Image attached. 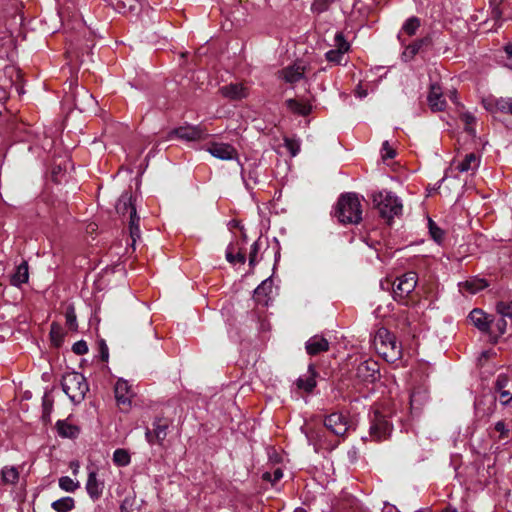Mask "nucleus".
I'll return each instance as SVG.
<instances>
[{
	"label": "nucleus",
	"instance_id": "obj_1",
	"mask_svg": "<svg viewBox=\"0 0 512 512\" xmlns=\"http://www.w3.org/2000/svg\"><path fill=\"white\" fill-rule=\"evenodd\" d=\"M335 215L341 223L358 224L362 220L361 199L356 193L342 194L337 202Z\"/></svg>",
	"mask_w": 512,
	"mask_h": 512
},
{
	"label": "nucleus",
	"instance_id": "obj_2",
	"mask_svg": "<svg viewBox=\"0 0 512 512\" xmlns=\"http://www.w3.org/2000/svg\"><path fill=\"white\" fill-rule=\"evenodd\" d=\"M373 345L377 353L387 362H395L401 357L402 349L397 343L394 334L386 328H379L373 338Z\"/></svg>",
	"mask_w": 512,
	"mask_h": 512
},
{
	"label": "nucleus",
	"instance_id": "obj_3",
	"mask_svg": "<svg viewBox=\"0 0 512 512\" xmlns=\"http://www.w3.org/2000/svg\"><path fill=\"white\" fill-rule=\"evenodd\" d=\"M61 385L65 394L75 404L80 403L89 391L85 377L75 371L66 373L62 378Z\"/></svg>",
	"mask_w": 512,
	"mask_h": 512
},
{
	"label": "nucleus",
	"instance_id": "obj_4",
	"mask_svg": "<svg viewBox=\"0 0 512 512\" xmlns=\"http://www.w3.org/2000/svg\"><path fill=\"white\" fill-rule=\"evenodd\" d=\"M373 202L383 218L392 219L402 212V202L392 192H378L373 196Z\"/></svg>",
	"mask_w": 512,
	"mask_h": 512
},
{
	"label": "nucleus",
	"instance_id": "obj_5",
	"mask_svg": "<svg viewBox=\"0 0 512 512\" xmlns=\"http://www.w3.org/2000/svg\"><path fill=\"white\" fill-rule=\"evenodd\" d=\"M417 285V274L415 272H407L398 277L393 283V297L397 301L405 300Z\"/></svg>",
	"mask_w": 512,
	"mask_h": 512
},
{
	"label": "nucleus",
	"instance_id": "obj_6",
	"mask_svg": "<svg viewBox=\"0 0 512 512\" xmlns=\"http://www.w3.org/2000/svg\"><path fill=\"white\" fill-rule=\"evenodd\" d=\"M392 431L391 423L380 412L375 411L369 428V438L372 441L380 442L389 438Z\"/></svg>",
	"mask_w": 512,
	"mask_h": 512
},
{
	"label": "nucleus",
	"instance_id": "obj_7",
	"mask_svg": "<svg viewBox=\"0 0 512 512\" xmlns=\"http://www.w3.org/2000/svg\"><path fill=\"white\" fill-rule=\"evenodd\" d=\"M480 164L481 156L474 152L459 154L452 162L455 170L467 175H474Z\"/></svg>",
	"mask_w": 512,
	"mask_h": 512
},
{
	"label": "nucleus",
	"instance_id": "obj_8",
	"mask_svg": "<svg viewBox=\"0 0 512 512\" xmlns=\"http://www.w3.org/2000/svg\"><path fill=\"white\" fill-rule=\"evenodd\" d=\"M325 427L337 436H344L350 427L348 416L333 412L324 419Z\"/></svg>",
	"mask_w": 512,
	"mask_h": 512
},
{
	"label": "nucleus",
	"instance_id": "obj_9",
	"mask_svg": "<svg viewBox=\"0 0 512 512\" xmlns=\"http://www.w3.org/2000/svg\"><path fill=\"white\" fill-rule=\"evenodd\" d=\"M115 399L118 406L125 410L131 407L134 392L127 380L118 379L114 387Z\"/></svg>",
	"mask_w": 512,
	"mask_h": 512
},
{
	"label": "nucleus",
	"instance_id": "obj_10",
	"mask_svg": "<svg viewBox=\"0 0 512 512\" xmlns=\"http://www.w3.org/2000/svg\"><path fill=\"white\" fill-rule=\"evenodd\" d=\"M356 377L364 382H374L379 377V365L368 359L362 361L356 368Z\"/></svg>",
	"mask_w": 512,
	"mask_h": 512
},
{
	"label": "nucleus",
	"instance_id": "obj_11",
	"mask_svg": "<svg viewBox=\"0 0 512 512\" xmlns=\"http://www.w3.org/2000/svg\"><path fill=\"white\" fill-rule=\"evenodd\" d=\"M484 108L491 113H508L512 115V98L489 96L482 100Z\"/></svg>",
	"mask_w": 512,
	"mask_h": 512
},
{
	"label": "nucleus",
	"instance_id": "obj_12",
	"mask_svg": "<svg viewBox=\"0 0 512 512\" xmlns=\"http://www.w3.org/2000/svg\"><path fill=\"white\" fill-rule=\"evenodd\" d=\"M175 137L185 141H197L204 139L205 131L200 126L184 125L171 132Z\"/></svg>",
	"mask_w": 512,
	"mask_h": 512
},
{
	"label": "nucleus",
	"instance_id": "obj_13",
	"mask_svg": "<svg viewBox=\"0 0 512 512\" xmlns=\"http://www.w3.org/2000/svg\"><path fill=\"white\" fill-rule=\"evenodd\" d=\"M305 69L300 63L289 65L278 72L279 78L289 84L297 83L304 78Z\"/></svg>",
	"mask_w": 512,
	"mask_h": 512
},
{
	"label": "nucleus",
	"instance_id": "obj_14",
	"mask_svg": "<svg viewBox=\"0 0 512 512\" xmlns=\"http://www.w3.org/2000/svg\"><path fill=\"white\" fill-rule=\"evenodd\" d=\"M471 323L483 333L492 334V317L481 309H473L469 314Z\"/></svg>",
	"mask_w": 512,
	"mask_h": 512
},
{
	"label": "nucleus",
	"instance_id": "obj_15",
	"mask_svg": "<svg viewBox=\"0 0 512 512\" xmlns=\"http://www.w3.org/2000/svg\"><path fill=\"white\" fill-rule=\"evenodd\" d=\"M219 93L226 99L235 101L248 96V89L241 83H230L222 86Z\"/></svg>",
	"mask_w": 512,
	"mask_h": 512
},
{
	"label": "nucleus",
	"instance_id": "obj_16",
	"mask_svg": "<svg viewBox=\"0 0 512 512\" xmlns=\"http://www.w3.org/2000/svg\"><path fill=\"white\" fill-rule=\"evenodd\" d=\"M336 49L329 50L325 56L329 62L339 64L344 54L349 50V44L341 33L335 35Z\"/></svg>",
	"mask_w": 512,
	"mask_h": 512
},
{
	"label": "nucleus",
	"instance_id": "obj_17",
	"mask_svg": "<svg viewBox=\"0 0 512 512\" xmlns=\"http://www.w3.org/2000/svg\"><path fill=\"white\" fill-rule=\"evenodd\" d=\"M208 151L212 156L221 160H232L237 158L236 149L232 145L226 143H215L211 145Z\"/></svg>",
	"mask_w": 512,
	"mask_h": 512
},
{
	"label": "nucleus",
	"instance_id": "obj_18",
	"mask_svg": "<svg viewBox=\"0 0 512 512\" xmlns=\"http://www.w3.org/2000/svg\"><path fill=\"white\" fill-rule=\"evenodd\" d=\"M74 105L81 112H86L92 110L96 106V101L92 94L84 88H81L76 93Z\"/></svg>",
	"mask_w": 512,
	"mask_h": 512
},
{
	"label": "nucleus",
	"instance_id": "obj_19",
	"mask_svg": "<svg viewBox=\"0 0 512 512\" xmlns=\"http://www.w3.org/2000/svg\"><path fill=\"white\" fill-rule=\"evenodd\" d=\"M305 348L309 355L314 356L327 351L329 349V342L320 335H314L308 339Z\"/></svg>",
	"mask_w": 512,
	"mask_h": 512
},
{
	"label": "nucleus",
	"instance_id": "obj_20",
	"mask_svg": "<svg viewBox=\"0 0 512 512\" xmlns=\"http://www.w3.org/2000/svg\"><path fill=\"white\" fill-rule=\"evenodd\" d=\"M428 103L433 111H442L446 106V101L442 96L441 88L436 84H433L430 87Z\"/></svg>",
	"mask_w": 512,
	"mask_h": 512
},
{
	"label": "nucleus",
	"instance_id": "obj_21",
	"mask_svg": "<svg viewBox=\"0 0 512 512\" xmlns=\"http://www.w3.org/2000/svg\"><path fill=\"white\" fill-rule=\"evenodd\" d=\"M103 488L104 484L98 480L97 473L95 471H90L86 483V490L88 495L92 499L96 500L101 496Z\"/></svg>",
	"mask_w": 512,
	"mask_h": 512
},
{
	"label": "nucleus",
	"instance_id": "obj_22",
	"mask_svg": "<svg viewBox=\"0 0 512 512\" xmlns=\"http://www.w3.org/2000/svg\"><path fill=\"white\" fill-rule=\"evenodd\" d=\"M56 430L59 436L63 438H76L80 433L79 427L67 420H58L56 422Z\"/></svg>",
	"mask_w": 512,
	"mask_h": 512
},
{
	"label": "nucleus",
	"instance_id": "obj_23",
	"mask_svg": "<svg viewBox=\"0 0 512 512\" xmlns=\"http://www.w3.org/2000/svg\"><path fill=\"white\" fill-rule=\"evenodd\" d=\"M488 286V283L485 279L482 278H471L466 280L465 282L459 283L460 290L462 292H468L470 294H475Z\"/></svg>",
	"mask_w": 512,
	"mask_h": 512
},
{
	"label": "nucleus",
	"instance_id": "obj_24",
	"mask_svg": "<svg viewBox=\"0 0 512 512\" xmlns=\"http://www.w3.org/2000/svg\"><path fill=\"white\" fill-rule=\"evenodd\" d=\"M316 371L312 365H309L308 375L301 376L297 380V386L299 389H303L306 392H311L316 386Z\"/></svg>",
	"mask_w": 512,
	"mask_h": 512
},
{
	"label": "nucleus",
	"instance_id": "obj_25",
	"mask_svg": "<svg viewBox=\"0 0 512 512\" xmlns=\"http://www.w3.org/2000/svg\"><path fill=\"white\" fill-rule=\"evenodd\" d=\"M29 279V271L27 262H22L16 267L15 272L11 275L10 282L14 286H20Z\"/></svg>",
	"mask_w": 512,
	"mask_h": 512
},
{
	"label": "nucleus",
	"instance_id": "obj_26",
	"mask_svg": "<svg viewBox=\"0 0 512 512\" xmlns=\"http://www.w3.org/2000/svg\"><path fill=\"white\" fill-rule=\"evenodd\" d=\"M286 105L291 112L301 116L308 115L312 110V106L309 103L296 99H288Z\"/></svg>",
	"mask_w": 512,
	"mask_h": 512
},
{
	"label": "nucleus",
	"instance_id": "obj_27",
	"mask_svg": "<svg viewBox=\"0 0 512 512\" xmlns=\"http://www.w3.org/2000/svg\"><path fill=\"white\" fill-rule=\"evenodd\" d=\"M19 471L14 466H5L1 470L2 482L6 485H15L19 481Z\"/></svg>",
	"mask_w": 512,
	"mask_h": 512
},
{
	"label": "nucleus",
	"instance_id": "obj_28",
	"mask_svg": "<svg viewBox=\"0 0 512 512\" xmlns=\"http://www.w3.org/2000/svg\"><path fill=\"white\" fill-rule=\"evenodd\" d=\"M132 208H135V206L132 203L131 195L127 193L122 194L116 203L117 212L122 215L131 214Z\"/></svg>",
	"mask_w": 512,
	"mask_h": 512
},
{
	"label": "nucleus",
	"instance_id": "obj_29",
	"mask_svg": "<svg viewBox=\"0 0 512 512\" xmlns=\"http://www.w3.org/2000/svg\"><path fill=\"white\" fill-rule=\"evenodd\" d=\"M129 230L132 242L135 243L136 239L140 237V229H139V217L136 213V208L131 209V214H129Z\"/></svg>",
	"mask_w": 512,
	"mask_h": 512
},
{
	"label": "nucleus",
	"instance_id": "obj_30",
	"mask_svg": "<svg viewBox=\"0 0 512 512\" xmlns=\"http://www.w3.org/2000/svg\"><path fill=\"white\" fill-rule=\"evenodd\" d=\"M113 462L116 466L125 467L131 462V457L126 449H116L113 453Z\"/></svg>",
	"mask_w": 512,
	"mask_h": 512
},
{
	"label": "nucleus",
	"instance_id": "obj_31",
	"mask_svg": "<svg viewBox=\"0 0 512 512\" xmlns=\"http://www.w3.org/2000/svg\"><path fill=\"white\" fill-rule=\"evenodd\" d=\"M59 487L65 491L73 493L80 487V482L78 480H74L68 476H62L58 481Z\"/></svg>",
	"mask_w": 512,
	"mask_h": 512
},
{
	"label": "nucleus",
	"instance_id": "obj_32",
	"mask_svg": "<svg viewBox=\"0 0 512 512\" xmlns=\"http://www.w3.org/2000/svg\"><path fill=\"white\" fill-rule=\"evenodd\" d=\"M51 506L57 512H67L73 509L74 499L71 497H63L54 501Z\"/></svg>",
	"mask_w": 512,
	"mask_h": 512
},
{
	"label": "nucleus",
	"instance_id": "obj_33",
	"mask_svg": "<svg viewBox=\"0 0 512 512\" xmlns=\"http://www.w3.org/2000/svg\"><path fill=\"white\" fill-rule=\"evenodd\" d=\"M506 328H507V322L505 320V317H501L497 320H494L492 318V324H491V332L492 334H490L492 337H494L495 339L501 335H503L505 332H506Z\"/></svg>",
	"mask_w": 512,
	"mask_h": 512
},
{
	"label": "nucleus",
	"instance_id": "obj_34",
	"mask_svg": "<svg viewBox=\"0 0 512 512\" xmlns=\"http://www.w3.org/2000/svg\"><path fill=\"white\" fill-rule=\"evenodd\" d=\"M236 248L233 244H230L226 249V259L231 264H243L245 262V255L241 252L235 253Z\"/></svg>",
	"mask_w": 512,
	"mask_h": 512
},
{
	"label": "nucleus",
	"instance_id": "obj_35",
	"mask_svg": "<svg viewBox=\"0 0 512 512\" xmlns=\"http://www.w3.org/2000/svg\"><path fill=\"white\" fill-rule=\"evenodd\" d=\"M428 229L431 238L440 244L444 239V231L431 218H428Z\"/></svg>",
	"mask_w": 512,
	"mask_h": 512
},
{
	"label": "nucleus",
	"instance_id": "obj_36",
	"mask_svg": "<svg viewBox=\"0 0 512 512\" xmlns=\"http://www.w3.org/2000/svg\"><path fill=\"white\" fill-rule=\"evenodd\" d=\"M65 320H66V325L70 330H72V331L77 330V328H78L77 317H76V313H75V308L72 304H69L66 308Z\"/></svg>",
	"mask_w": 512,
	"mask_h": 512
},
{
	"label": "nucleus",
	"instance_id": "obj_37",
	"mask_svg": "<svg viewBox=\"0 0 512 512\" xmlns=\"http://www.w3.org/2000/svg\"><path fill=\"white\" fill-rule=\"evenodd\" d=\"M420 27V20L417 17H410L402 26V31L409 36H413Z\"/></svg>",
	"mask_w": 512,
	"mask_h": 512
},
{
	"label": "nucleus",
	"instance_id": "obj_38",
	"mask_svg": "<svg viewBox=\"0 0 512 512\" xmlns=\"http://www.w3.org/2000/svg\"><path fill=\"white\" fill-rule=\"evenodd\" d=\"M138 2L137 0H117L116 9L120 13H128L133 12L137 9Z\"/></svg>",
	"mask_w": 512,
	"mask_h": 512
},
{
	"label": "nucleus",
	"instance_id": "obj_39",
	"mask_svg": "<svg viewBox=\"0 0 512 512\" xmlns=\"http://www.w3.org/2000/svg\"><path fill=\"white\" fill-rule=\"evenodd\" d=\"M273 282L271 279H265L262 283L255 289L254 293L257 299H260L261 296L267 297L272 292Z\"/></svg>",
	"mask_w": 512,
	"mask_h": 512
},
{
	"label": "nucleus",
	"instance_id": "obj_40",
	"mask_svg": "<svg viewBox=\"0 0 512 512\" xmlns=\"http://www.w3.org/2000/svg\"><path fill=\"white\" fill-rule=\"evenodd\" d=\"M424 40H418V41H415L414 43L408 45L405 50L403 51V58L405 60H411L417 53L418 51L420 50V48L422 47V45L424 44Z\"/></svg>",
	"mask_w": 512,
	"mask_h": 512
},
{
	"label": "nucleus",
	"instance_id": "obj_41",
	"mask_svg": "<svg viewBox=\"0 0 512 512\" xmlns=\"http://www.w3.org/2000/svg\"><path fill=\"white\" fill-rule=\"evenodd\" d=\"M154 434H155V438H156V442L158 444H162V442L164 441L167 433H166V430H167V425L166 424H162L161 421H156L154 422Z\"/></svg>",
	"mask_w": 512,
	"mask_h": 512
},
{
	"label": "nucleus",
	"instance_id": "obj_42",
	"mask_svg": "<svg viewBox=\"0 0 512 512\" xmlns=\"http://www.w3.org/2000/svg\"><path fill=\"white\" fill-rule=\"evenodd\" d=\"M333 1L334 0H314L311 5V11L313 13L321 14L328 10Z\"/></svg>",
	"mask_w": 512,
	"mask_h": 512
},
{
	"label": "nucleus",
	"instance_id": "obj_43",
	"mask_svg": "<svg viewBox=\"0 0 512 512\" xmlns=\"http://www.w3.org/2000/svg\"><path fill=\"white\" fill-rule=\"evenodd\" d=\"M496 310L501 316L512 319V300L510 302L501 301L497 303Z\"/></svg>",
	"mask_w": 512,
	"mask_h": 512
},
{
	"label": "nucleus",
	"instance_id": "obj_44",
	"mask_svg": "<svg viewBox=\"0 0 512 512\" xmlns=\"http://www.w3.org/2000/svg\"><path fill=\"white\" fill-rule=\"evenodd\" d=\"M50 337H51V341L56 346H59L61 344L63 334H62L61 327L58 324L52 323L51 329H50Z\"/></svg>",
	"mask_w": 512,
	"mask_h": 512
},
{
	"label": "nucleus",
	"instance_id": "obj_45",
	"mask_svg": "<svg viewBox=\"0 0 512 512\" xmlns=\"http://www.w3.org/2000/svg\"><path fill=\"white\" fill-rule=\"evenodd\" d=\"M284 144L292 156H296L300 150V143L298 140L285 138Z\"/></svg>",
	"mask_w": 512,
	"mask_h": 512
},
{
	"label": "nucleus",
	"instance_id": "obj_46",
	"mask_svg": "<svg viewBox=\"0 0 512 512\" xmlns=\"http://www.w3.org/2000/svg\"><path fill=\"white\" fill-rule=\"evenodd\" d=\"M283 477V472L280 468H276L272 473L265 472L263 474V479L270 481L272 483H276Z\"/></svg>",
	"mask_w": 512,
	"mask_h": 512
},
{
	"label": "nucleus",
	"instance_id": "obj_47",
	"mask_svg": "<svg viewBox=\"0 0 512 512\" xmlns=\"http://www.w3.org/2000/svg\"><path fill=\"white\" fill-rule=\"evenodd\" d=\"M381 152H382V159L383 160L392 159L396 155L395 150L390 146L388 141H385L382 144Z\"/></svg>",
	"mask_w": 512,
	"mask_h": 512
},
{
	"label": "nucleus",
	"instance_id": "obj_48",
	"mask_svg": "<svg viewBox=\"0 0 512 512\" xmlns=\"http://www.w3.org/2000/svg\"><path fill=\"white\" fill-rule=\"evenodd\" d=\"M72 350L77 355H83L88 352V346L85 341H78L74 343Z\"/></svg>",
	"mask_w": 512,
	"mask_h": 512
},
{
	"label": "nucleus",
	"instance_id": "obj_49",
	"mask_svg": "<svg viewBox=\"0 0 512 512\" xmlns=\"http://www.w3.org/2000/svg\"><path fill=\"white\" fill-rule=\"evenodd\" d=\"M258 250H259V245L257 242H254L252 245H251V248H250V253H249V264L251 266L255 265L256 262H257V253H258Z\"/></svg>",
	"mask_w": 512,
	"mask_h": 512
},
{
	"label": "nucleus",
	"instance_id": "obj_50",
	"mask_svg": "<svg viewBox=\"0 0 512 512\" xmlns=\"http://www.w3.org/2000/svg\"><path fill=\"white\" fill-rule=\"evenodd\" d=\"M507 383H508V378L506 375H499L497 377V380H496V384H495V388H496V391H501V390H504V388L507 386Z\"/></svg>",
	"mask_w": 512,
	"mask_h": 512
},
{
	"label": "nucleus",
	"instance_id": "obj_51",
	"mask_svg": "<svg viewBox=\"0 0 512 512\" xmlns=\"http://www.w3.org/2000/svg\"><path fill=\"white\" fill-rule=\"evenodd\" d=\"M99 351H100V356H101V359L103 361H108V358H109V350H108V346L107 344L105 343L104 340H101L99 342Z\"/></svg>",
	"mask_w": 512,
	"mask_h": 512
},
{
	"label": "nucleus",
	"instance_id": "obj_52",
	"mask_svg": "<svg viewBox=\"0 0 512 512\" xmlns=\"http://www.w3.org/2000/svg\"><path fill=\"white\" fill-rule=\"evenodd\" d=\"M498 392L500 393L499 401L503 405L508 404L512 400V394L509 391L504 389V390H501V391H498Z\"/></svg>",
	"mask_w": 512,
	"mask_h": 512
},
{
	"label": "nucleus",
	"instance_id": "obj_53",
	"mask_svg": "<svg viewBox=\"0 0 512 512\" xmlns=\"http://www.w3.org/2000/svg\"><path fill=\"white\" fill-rule=\"evenodd\" d=\"M495 429H496V431L500 432V434L502 436H504L508 432V430L506 429L505 423L502 421H499L496 423Z\"/></svg>",
	"mask_w": 512,
	"mask_h": 512
},
{
	"label": "nucleus",
	"instance_id": "obj_54",
	"mask_svg": "<svg viewBox=\"0 0 512 512\" xmlns=\"http://www.w3.org/2000/svg\"><path fill=\"white\" fill-rule=\"evenodd\" d=\"M145 436H146V440H147L150 444L157 443V442H156V438H155L154 431H153V432H151L150 430H147V431H146V433H145Z\"/></svg>",
	"mask_w": 512,
	"mask_h": 512
},
{
	"label": "nucleus",
	"instance_id": "obj_55",
	"mask_svg": "<svg viewBox=\"0 0 512 512\" xmlns=\"http://www.w3.org/2000/svg\"><path fill=\"white\" fill-rule=\"evenodd\" d=\"M70 467L74 475H77L79 473L80 465L78 462H71Z\"/></svg>",
	"mask_w": 512,
	"mask_h": 512
},
{
	"label": "nucleus",
	"instance_id": "obj_56",
	"mask_svg": "<svg viewBox=\"0 0 512 512\" xmlns=\"http://www.w3.org/2000/svg\"><path fill=\"white\" fill-rule=\"evenodd\" d=\"M355 92L359 98H364L367 96V91L362 89L361 87H358Z\"/></svg>",
	"mask_w": 512,
	"mask_h": 512
},
{
	"label": "nucleus",
	"instance_id": "obj_57",
	"mask_svg": "<svg viewBox=\"0 0 512 512\" xmlns=\"http://www.w3.org/2000/svg\"><path fill=\"white\" fill-rule=\"evenodd\" d=\"M492 15L494 18L498 19L501 17V11L497 7H495L493 8Z\"/></svg>",
	"mask_w": 512,
	"mask_h": 512
},
{
	"label": "nucleus",
	"instance_id": "obj_58",
	"mask_svg": "<svg viewBox=\"0 0 512 512\" xmlns=\"http://www.w3.org/2000/svg\"><path fill=\"white\" fill-rule=\"evenodd\" d=\"M505 52H506L509 56H512V44H508V45H506V47H505Z\"/></svg>",
	"mask_w": 512,
	"mask_h": 512
},
{
	"label": "nucleus",
	"instance_id": "obj_59",
	"mask_svg": "<svg viewBox=\"0 0 512 512\" xmlns=\"http://www.w3.org/2000/svg\"><path fill=\"white\" fill-rule=\"evenodd\" d=\"M241 174H242V178H243V180L248 184V182H247L248 180H247L246 172H245V170H244L243 168H242V172H241Z\"/></svg>",
	"mask_w": 512,
	"mask_h": 512
},
{
	"label": "nucleus",
	"instance_id": "obj_60",
	"mask_svg": "<svg viewBox=\"0 0 512 512\" xmlns=\"http://www.w3.org/2000/svg\"><path fill=\"white\" fill-rule=\"evenodd\" d=\"M293 512H307V510L303 507H297Z\"/></svg>",
	"mask_w": 512,
	"mask_h": 512
},
{
	"label": "nucleus",
	"instance_id": "obj_61",
	"mask_svg": "<svg viewBox=\"0 0 512 512\" xmlns=\"http://www.w3.org/2000/svg\"><path fill=\"white\" fill-rule=\"evenodd\" d=\"M473 120H474V118L471 115H466V122H467V124H469Z\"/></svg>",
	"mask_w": 512,
	"mask_h": 512
},
{
	"label": "nucleus",
	"instance_id": "obj_62",
	"mask_svg": "<svg viewBox=\"0 0 512 512\" xmlns=\"http://www.w3.org/2000/svg\"><path fill=\"white\" fill-rule=\"evenodd\" d=\"M121 511H122V512H127V511H126V507L124 506V504H123V505H121Z\"/></svg>",
	"mask_w": 512,
	"mask_h": 512
},
{
	"label": "nucleus",
	"instance_id": "obj_63",
	"mask_svg": "<svg viewBox=\"0 0 512 512\" xmlns=\"http://www.w3.org/2000/svg\"><path fill=\"white\" fill-rule=\"evenodd\" d=\"M249 179H251V180H253L254 182H256V181H255V179L253 178V175H251L250 173H249Z\"/></svg>",
	"mask_w": 512,
	"mask_h": 512
},
{
	"label": "nucleus",
	"instance_id": "obj_64",
	"mask_svg": "<svg viewBox=\"0 0 512 512\" xmlns=\"http://www.w3.org/2000/svg\"><path fill=\"white\" fill-rule=\"evenodd\" d=\"M501 1H502V0H499V1H498V0H494V3H496V2L500 3Z\"/></svg>",
	"mask_w": 512,
	"mask_h": 512
}]
</instances>
